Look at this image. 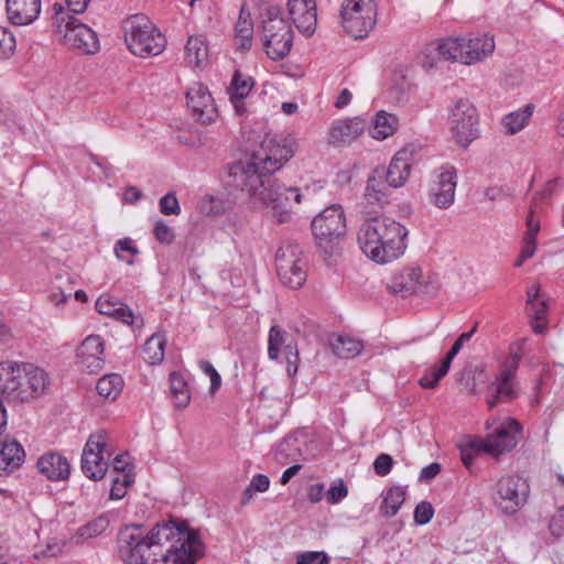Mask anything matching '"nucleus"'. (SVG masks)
I'll return each mask as SVG.
<instances>
[{
    "mask_svg": "<svg viewBox=\"0 0 564 564\" xmlns=\"http://www.w3.org/2000/svg\"><path fill=\"white\" fill-rule=\"evenodd\" d=\"M288 9L299 31L306 36H311L317 24L315 0H289Z\"/></svg>",
    "mask_w": 564,
    "mask_h": 564,
    "instance_id": "22",
    "label": "nucleus"
},
{
    "mask_svg": "<svg viewBox=\"0 0 564 564\" xmlns=\"http://www.w3.org/2000/svg\"><path fill=\"white\" fill-rule=\"evenodd\" d=\"M187 106L193 117L206 124L214 121L217 116V109L214 105L212 95L206 86L200 83H194L186 91Z\"/></svg>",
    "mask_w": 564,
    "mask_h": 564,
    "instance_id": "18",
    "label": "nucleus"
},
{
    "mask_svg": "<svg viewBox=\"0 0 564 564\" xmlns=\"http://www.w3.org/2000/svg\"><path fill=\"white\" fill-rule=\"evenodd\" d=\"M326 553L318 551H306L297 555L296 564H328Z\"/></svg>",
    "mask_w": 564,
    "mask_h": 564,
    "instance_id": "46",
    "label": "nucleus"
},
{
    "mask_svg": "<svg viewBox=\"0 0 564 564\" xmlns=\"http://www.w3.org/2000/svg\"><path fill=\"white\" fill-rule=\"evenodd\" d=\"M416 152L417 147L410 143L394 154L384 175L390 186L397 188L406 182Z\"/></svg>",
    "mask_w": 564,
    "mask_h": 564,
    "instance_id": "19",
    "label": "nucleus"
},
{
    "mask_svg": "<svg viewBox=\"0 0 564 564\" xmlns=\"http://www.w3.org/2000/svg\"><path fill=\"white\" fill-rule=\"evenodd\" d=\"M115 253L118 260L126 262L128 265H132L134 263V257L139 254V250L133 245L132 239L126 237L116 242Z\"/></svg>",
    "mask_w": 564,
    "mask_h": 564,
    "instance_id": "41",
    "label": "nucleus"
},
{
    "mask_svg": "<svg viewBox=\"0 0 564 564\" xmlns=\"http://www.w3.org/2000/svg\"><path fill=\"white\" fill-rule=\"evenodd\" d=\"M550 529L556 536H561L564 533V507L560 508L557 513L552 518Z\"/></svg>",
    "mask_w": 564,
    "mask_h": 564,
    "instance_id": "59",
    "label": "nucleus"
},
{
    "mask_svg": "<svg viewBox=\"0 0 564 564\" xmlns=\"http://www.w3.org/2000/svg\"><path fill=\"white\" fill-rule=\"evenodd\" d=\"M312 231L318 248L333 256L346 232L344 209L339 204L326 207L312 221Z\"/></svg>",
    "mask_w": 564,
    "mask_h": 564,
    "instance_id": "8",
    "label": "nucleus"
},
{
    "mask_svg": "<svg viewBox=\"0 0 564 564\" xmlns=\"http://www.w3.org/2000/svg\"><path fill=\"white\" fill-rule=\"evenodd\" d=\"M476 438L470 440L460 448V457L465 466H470L475 459V456L484 452L481 446H476L474 443Z\"/></svg>",
    "mask_w": 564,
    "mask_h": 564,
    "instance_id": "49",
    "label": "nucleus"
},
{
    "mask_svg": "<svg viewBox=\"0 0 564 564\" xmlns=\"http://www.w3.org/2000/svg\"><path fill=\"white\" fill-rule=\"evenodd\" d=\"M457 171L452 165L436 170L427 185L429 202L438 209L449 208L455 200Z\"/></svg>",
    "mask_w": 564,
    "mask_h": 564,
    "instance_id": "15",
    "label": "nucleus"
},
{
    "mask_svg": "<svg viewBox=\"0 0 564 564\" xmlns=\"http://www.w3.org/2000/svg\"><path fill=\"white\" fill-rule=\"evenodd\" d=\"M441 471V465L438 463H432L425 466L420 474V480H432Z\"/></svg>",
    "mask_w": 564,
    "mask_h": 564,
    "instance_id": "61",
    "label": "nucleus"
},
{
    "mask_svg": "<svg viewBox=\"0 0 564 564\" xmlns=\"http://www.w3.org/2000/svg\"><path fill=\"white\" fill-rule=\"evenodd\" d=\"M36 465L39 471L53 481L65 480L70 474V465L68 460L57 453H47L42 455Z\"/></svg>",
    "mask_w": 564,
    "mask_h": 564,
    "instance_id": "26",
    "label": "nucleus"
},
{
    "mask_svg": "<svg viewBox=\"0 0 564 564\" xmlns=\"http://www.w3.org/2000/svg\"><path fill=\"white\" fill-rule=\"evenodd\" d=\"M408 234V229L394 219L373 216L360 225L357 242L369 259L384 264L404 253Z\"/></svg>",
    "mask_w": 564,
    "mask_h": 564,
    "instance_id": "3",
    "label": "nucleus"
},
{
    "mask_svg": "<svg viewBox=\"0 0 564 564\" xmlns=\"http://www.w3.org/2000/svg\"><path fill=\"white\" fill-rule=\"evenodd\" d=\"M324 495V485L315 484L308 488L307 498L312 503H317L322 500Z\"/></svg>",
    "mask_w": 564,
    "mask_h": 564,
    "instance_id": "62",
    "label": "nucleus"
},
{
    "mask_svg": "<svg viewBox=\"0 0 564 564\" xmlns=\"http://www.w3.org/2000/svg\"><path fill=\"white\" fill-rule=\"evenodd\" d=\"M253 24L250 14L241 8L238 21L235 26V37L238 48L249 50L252 44Z\"/></svg>",
    "mask_w": 564,
    "mask_h": 564,
    "instance_id": "34",
    "label": "nucleus"
},
{
    "mask_svg": "<svg viewBox=\"0 0 564 564\" xmlns=\"http://www.w3.org/2000/svg\"><path fill=\"white\" fill-rule=\"evenodd\" d=\"M329 346L337 357L346 359L358 356L364 348L360 340L339 334L330 335Z\"/></svg>",
    "mask_w": 564,
    "mask_h": 564,
    "instance_id": "31",
    "label": "nucleus"
},
{
    "mask_svg": "<svg viewBox=\"0 0 564 564\" xmlns=\"http://www.w3.org/2000/svg\"><path fill=\"white\" fill-rule=\"evenodd\" d=\"M275 262L279 279L284 285L291 289H299L304 284L306 272L299 246L288 243L279 248Z\"/></svg>",
    "mask_w": 564,
    "mask_h": 564,
    "instance_id": "14",
    "label": "nucleus"
},
{
    "mask_svg": "<svg viewBox=\"0 0 564 564\" xmlns=\"http://www.w3.org/2000/svg\"><path fill=\"white\" fill-rule=\"evenodd\" d=\"M386 169L377 167L372 171L371 175L368 177L365 199L368 204L371 205H380L383 199L388 196L390 184H388L387 178H384Z\"/></svg>",
    "mask_w": 564,
    "mask_h": 564,
    "instance_id": "30",
    "label": "nucleus"
},
{
    "mask_svg": "<svg viewBox=\"0 0 564 564\" xmlns=\"http://www.w3.org/2000/svg\"><path fill=\"white\" fill-rule=\"evenodd\" d=\"M440 365L426 372L419 381L420 386L424 389H434L437 387L440 380L444 377L438 375Z\"/></svg>",
    "mask_w": 564,
    "mask_h": 564,
    "instance_id": "53",
    "label": "nucleus"
},
{
    "mask_svg": "<svg viewBox=\"0 0 564 564\" xmlns=\"http://www.w3.org/2000/svg\"><path fill=\"white\" fill-rule=\"evenodd\" d=\"M15 39L6 28L0 26V54L9 56L14 52Z\"/></svg>",
    "mask_w": 564,
    "mask_h": 564,
    "instance_id": "50",
    "label": "nucleus"
},
{
    "mask_svg": "<svg viewBox=\"0 0 564 564\" xmlns=\"http://www.w3.org/2000/svg\"><path fill=\"white\" fill-rule=\"evenodd\" d=\"M252 87V77L245 75L239 70L235 72L231 84L228 88V94L230 101L238 115H243L246 112L243 99L249 95Z\"/></svg>",
    "mask_w": 564,
    "mask_h": 564,
    "instance_id": "29",
    "label": "nucleus"
},
{
    "mask_svg": "<svg viewBox=\"0 0 564 564\" xmlns=\"http://www.w3.org/2000/svg\"><path fill=\"white\" fill-rule=\"evenodd\" d=\"M53 10L56 32L63 37L66 45L80 54H95L99 51V41L94 30L69 15L58 3L53 6Z\"/></svg>",
    "mask_w": 564,
    "mask_h": 564,
    "instance_id": "7",
    "label": "nucleus"
},
{
    "mask_svg": "<svg viewBox=\"0 0 564 564\" xmlns=\"http://www.w3.org/2000/svg\"><path fill=\"white\" fill-rule=\"evenodd\" d=\"M286 371L289 376H294L297 372L299 352L293 351L291 345H286Z\"/></svg>",
    "mask_w": 564,
    "mask_h": 564,
    "instance_id": "58",
    "label": "nucleus"
},
{
    "mask_svg": "<svg viewBox=\"0 0 564 564\" xmlns=\"http://www.w3.org/2000/svg\"><path fill=\"white\" fill-rule=\"evenodd\" d=\"M390 292L408 296L419 294L422 296H434L440 284L431 274H424L419 267H405L395 272L387 284Z\"/></svg>",
    "mask_w": 564,
    "mask_h": 564,
    "instance_id": "11",
    "label": "nucleus"
},
{
    "mask_svg": "<svg viewBox=\"0 0 564 564\" xmlns=\"http://www.w3.org/2000/svg\"><path fill=\"white\" fill-rule=\"evenodd\" d=\"M110 524L108 514H101L78 528L76 538L80 541L94 539L105 532Z\"/></svg>",
    "mask_w": 564,
    "mask_h": 564,
    "instance_id": "39",
    "label": "nucleus"
},
{
    "mask_svg": "<svg viewBox=\"0 0 564 564\" xmlns=\"http://www.w3.org/2000/svg\"><path fill=\"white\" fill-rule=\"evenodd\" d=\"M557 187V181L556 180H553V181H550L545 184L544 188L534 196L533 198V205L534 207H536L538 205V202L540 199H543V198H546V197H550L553 195V193L555 192Z\"/></svg>",
    "mask_w": 564,
    "mask_h": 564,
    "instance_id": "60",
    "label": "nucleus"
},
{
    "mask_svg": "<svg viewBox=\"0 0 564 564\" xmlns=\"http://www.w3.org/2000/svg\"><path fill=\"white\" fill-rule=\"evenodd\" d=\"M268 356L270 359H278L280 356V348L284 344L283 332L278 326H272L269 333Z\"/></svg>",
    "mask_w": 564,
    "mask_h": 564,
    "instance_id": "43",
    "label": "nucleus"
},
{
    "mask_svg": "<svg viewBox=\"0 0 564 564\" xmlns=\"http://www.w3.org/2000/svg\"><path fill=\"white\" fill-rule=\"evenodd\" d=\"M133 482L131 474H122L121 478L116 477L112 480V487L110 489L111 499H122L126 496V489Z\"/></svg>",
    "mask_w": 564,
    "mask_h": 564,
    "instance_id": "44",
    "label": "nucleus"
},
{
    "mask_svg": "<svg viewBox=\"0 0 564 564\" xmlns=\"http://www.w3.org/2000/svg\"><path fill=\"white\" fill-rule=\"evenodd\" d=\"M293 139H267L247 161L229 167L227 185L246 193L256 208L264 209L279 224L291 218V197L295 204L302 202L299 187H286L276 183L272 174L280 170L295 153Z\"/></svg>",
    "mask_w": 564,
    "mask_h": 564,
    "instance_id": "1",
    "label": "nucleus"
},
{
    "mask_svg": "<svg viewBox=\"0 0 564 564\" xmlns=\"http://www.w3.org/2000/svg\"><path fill=\"white\" fill-rule=\"evenodd\" d=\"M153 235L160 243L171 245L175 239L173 228L167 226L163 220H158L154 226Z\"/></svg>",
    "mask_w": 564,
    "mask_h": 564,
    "instance_id": "45",
    "label": "nucleus"
},
{
    "mask_svg": "<svg viewBox=\"0 0 564 564\" xmlns=\"http://www.w3.org/2000/svg\"><path fill=\"white\" fill-rule=\"evenodd\" d=\"M117 543L126 564H195L203 555L197 532L172 521L149 531L141 524L126 525L120 529Z\"/></svg>",
    "mask_w": 564,
    "mask_h": 564,
    "instance_id": "2",
    "label": "nucleus"
},
{
    "mask_svg": "<svg viewBox=\"0 0 564 564\" xmlns=\"http://www.w3.org/2000/svg\"><path fill=\"white\" fill-rule=\"evenodd\" d=\"M521 431V424L517 420L508 417L486 438H476L474 445L481 446L485 453L497 457L516 447L517 435Z\"/></svg>",
    "mask_w": 564,
    "mask_h": 564,
    "instance_id": "16",
    "label": "nucleus"
},
{
    "mask_svg": "<svg viewBox=\"0 0 564 564\" xmlns=\"http://www.w3.org/2000/svg\"><path fill=\"white\" fill-rule=\"evenodd\" d=\"M40 11V0H7L8 18L13 24H30L39 17Z\"/></svg>",
    "mask_w": 564,
    "mask_h": 564,
    "instance_id": "27",
    "label": "nucleus"
},
{
    "mask_svg": "<svg viewBox=\"0 0 564 564\" xmlns=\"http://www.w3.org/2000/svg\"><path fill=\"white\" fill-rule=\"evenodd\" d=\"M344 32L354 40L364 39L377 23L375 0H343L339 11Z\"/></svg>",
    "mask_w": 564,
    "mask_h": 564,
    "instance_id": "9",
    "label": "nucleus"
},
{
    "mask_svg": "<svg viewBox=\"0 0 564 564\" xmlns=\"http://www.w3.org/2000/svg\"><path fill=\"white\" fill-rule=\"evenodd\" d=\"M96 310L102 314L117 318L128 325L141 326L143 321L135 316L130 307L120 303L109 294H102L96 301Z\"/></svg>",
    "mask_w": 564,
    "mask_h": 564,
    "instance_id": "25",
    "label": "nucleus"
},
{
    "mask_svg": "<svg viewBox=\"0 0 564 564\" xmlns=\"http://www.w3.org/2000/svg\"><path fill=\"white\" fill-rule=\"evenodd\" d=\"M399 126L397 116L386 111H379L373 120L371 135L377 140H384L392 135Z\"/></svg>",
    "mask_w": 564,
    "mask_h": 564,
    "instance_id": "32",
    "label": "nucleus"
},
{
    "mask_svg": "<svg viewBox=\"0 0 564 564\" xmlns=\"http://www.w3.org/2000/svg\"><path fill=\"white\" fill-rule=\"evenodd\" d=\"M200 368L203 371L209 376L210 378V393H215V391L220 387L221 384V378L220 375L217 372V370L214 368V366L208 361H202Z\"/></svg>",
    "mask_w": 564,
    "mask_h": 564,
    "instance_id": "55",
    "label": "nucleus"
},
{
    "mask_svg": "<svg viewBox=\"0 0 564 564\" xmlns=\"http://www.w3.org/2000/svg\"><path fill=\"white\" fill-rule=\"evenodd\" d=\"M393 459L389 454H380L373 463V469L377 475L387 476L391 471Z\"/></svg>",
    "mask_w": 564,
    "mask_h": 564,
    "instance_id": "51",
    "label": "nucleus"
},
{
    "mask_svg": "<svg viewBox=\"0 0 564 564\" xmlns=\"http://www.w3.org/2000/svg\"><path fill=\"white\" fill-rule=\"evenodd\" d=\"M457 45L452 58L466 65L482 61L492 54L495 41L488 34L475 35L471 37H452Z\"/></svg>",
    "mask_w": 564,
    "mask_h": 564,
    "instance_id": "17",
    "label": "nucleus"
},
{
    "mask_svg": "<svg viewBox=\"0 0 564 564\" xmlns=\"http://www.w3.org/2000/svg\"><path fill=\"white\" fill-rule=\"evenodd\" d=\"M170 383L175 406L178 409L186 408L189 403L191 395L183 376L177 372L171 373Z\"/></svg>",
    "mask_w": 564,
    "mask_h": 564,
    "instance_id": "40",
    "label": "nucleus"
},
{
    "mask_svg": "<svg viewBox=\"0 0 564 564\" xmlns=\"http://www.w3.org/2000/svg\"><path fill=\"white\" fill-rule=\"evenodd\" d=\"M533 214L534 209L532 206L527 217V231L523 237V240L535 241L536 235L540 231V221L534 218Z\"/></svg>",
    "mask_w": 564,
    "mask_h": 564,
    "instance_id": "56",
    "label": "nucleus"
},
{
    "mask_svg": "<svg viewBox=\"0 0 564 564\" xmlns=\"http://www.w3.org/2000/svg\"><path fill=\"white\" fill-rule=\"evenodd\" d=\"M462 347H463V345L456 339V341L453 344L449 351L446 354L445 358L440 364L438 375H441V376L447 375L453 359L459 352Z\"/></svg>",
    "mask_w": 564,
    "mask_h": 564,
    "instance_id": "54",
    "label": "nucleus"
},
{
    "mask_svg": "<svg viewBox=\"0 0 564 564\" xmlns=\"http://www.w3.org/2000/svg\"><path fill=\"white\" fill-rule=\"evenodd\" d=\"M124 42L129 51L140 57L156 56L166 45L160 30L143 14H134L123 23Z\"/></svg>",
    "mask_w": 564,
    "mask_h": 564,
    "instance_id": "5",
    "label": "nucleus"
},
{
    "mask_svg": "<svg viewBox=\"0 0 564 564\" xmlns=\"http://www.w3.org/2000/svg\"><path fill=\"white\" fill-rule=\"evenodd\" d=\"M519 359L520 357L517 355H512L508 358L506 367L497 380L492 395L487 399L489 408H494L500 400L510 401L518 395L514 373Z\"/></svg>",
    "mask_w": 564,
    "mask_h": 564,
    "instance_id": "21",
    "label": "nucleus"
},
{
    "mask_svg": "<svg viewBox=\"0 0 564 564\" xmlns=\"http://www.w3.org/2000/svg\"><path fill=\"white\" fill-rule=\"evenodd\" d=\"M48 373L31 362H0V398L8 403H25L46 393Z\"/></svg>",
    "mask_w": 564,
    "mask_h": 564,
    "instance_id": "4",
    "label": "nucleus"
},
{
    "mask_svg": "<svg viewBox=\"0 0 564 564\" xmlns=\"http://www.w3.org/2000/svg\"><path fill=\"white\" fill-rule=\"evenodd\" d=\"M529 485L519 476H506L498 480L495 505L506 514H514L527 502Z\"/></svg>",
    "mask_w": 564,
    "mask_h": 564,
    "instance_id": "12",
    "label": "nucleus"
},
{
    "mask_svg": "<svg viewBox=\"0 0 564 564\" xmlns=\"http://www.w3.org/2000/svg\"><path fill=\"white\" fill-rule=\"evenodd\" d=\"M404 499L405 491L403 488H390L383 497L382 503L380 506V512L387 518L395 516L400 507L404 502Z\"/></svg>",
    "mask_w": 564,
    "mask_h": 564,
    "instance_id": "38",
    "label": "nucleus"
},
{
    "mask_svg": "<svg viewBox=\"0 0 564 564\" xmlns=\"http://www.w3.org/2000/svg\"><path fill=\"white\" fill-rule=\"evenodd\" d=\"M448 127L454 142L462 149L478 139L479 115L476 107L468 99H458L448 116Z\"/></svg>",
    "mask_w": 564,
    "mask_h": 564,
    "instance_id": "10",
    "label": "nucleus"
},
{
    "mask_svg": "<svg viewBox=\"0 0 564 564\" xmlns=\"http://www.w3.org/2000/svg\"><path fill=\"white\" fill-rule=\"evenodd\" d=\"M215 200L213 198L204 199L199 203V209L203 214L206 215H216L220 212L218 206H215Z\"/></svg>",
    "mask_w": 564,
    "mask_h": 564,
    "instance_id": "64",
    "label": "nucleus"
},
{
    "mask_svg": "<svg viewBox=\"0 0 564 564\" xmlns=\"http://www.w3.org/2000/svg\"><path fill=\"white\" fill-rule=\"evenodd\" d=\"M107 434L104 431L91 434L84 447L82 455V470L90 479H102L108 469V457L110 453L107 448Z\"/></svg>",
    "mask_w": 564,
    "mask_h": 564,
    "instance_id": "13",
    "label": "nucleus"
},
{
    "mask_svg": "<svg viewBox=\"0 0 564 564\" xmlns=\"http://www.w3.org/2000/svg\"><path fill=\"white\" fill-rule=\"evenodd\" d=\"M76 357L90 373L100 371L105 365V346L99 335L87 336L77 348Z\"/></svg>",
    "mask_w": 564,
    "mask_h": 564,
    "instance_id": "20",
    "label": "nucleus"
},
{
    "mask_svg": "<svg viewBox=\"0 0 564 564\" xmlns=\"http://www.w3.org/2000/svg\"><path fill=\"white\" fill-rule=\"evenodd\" d=\"M166 339L162 334H153L144 344L143 359L150 365H159L164 359Z\"/></svg>",
    "mask_w": 564,
    "mask_h": 564,
    "instance_id": "35",
    "label": "nucleus"
},
{
    "mask_svg": "<svg viewBox=\"0 0 564 564\" xmlns=\"http://www.w3.org/2000/svg\"><path fill=\"white\" fill-rule=\"evenodd\" d=\"M208 56V48L203 36H191L185 47V58L189 65L200 66Z\"/></svg>",
    "mask_w": 564,
    "mask_h": 564,
    "instance_id": "37",
    "label": "nucleus"
},
{
    "mask_svg": "<svg viewBox=\"0 0 564 564\" xmlns=\"http://www.w3.org/2000/svg\"><path fill=\"white\" fill-rule=\"evenodd\" d=\"M249 486L256 492H265L270 487V479L264 474H257L252 477Z\"/></svg>",
    "mask_w": 564,
    "mask_h": 564,
    "instance_id": "57",
    "label": "nucleus"
},
{
    "mask_svg": "<svg viewBox=\"0 0 564 564\" xmlns=\"http://www.w3.org/2000/svg\"><path fill=\"white\" fill-rule=\"evenodd\" d=\"M529 316L533 319L532 328L535 333H541L545 326L547 305L545 301L535 303L534 308L527 307Z\"/></svg>",
    "mask_w": 564,
    "mask_h": 564,
    "instance_id": "42",
    "label": "nucleus"
},
{
    "mask_svg": "<svg viewBox=\"0 0 564 564\" xmlns=\"http://www.w3.org/2000/svg\"><path fill=\"white\" fill-rule=\"evenodd\" d=\"M159 205H160V212L163 215L177 216L181 213V207H180L178 200L173 193H169V194L164 195L160 199Z\"/></svg>",
    "mask_w": 564,
    "mask_h": 564,
    "instance_id": "47",
    "label": "nucleus"
},
{
    "mask_svg": "<svg viewBox=\"0 0 564 564\" xmlns=\"http://www.w3.org/2000/svg\"><path fill=\"white\" fill-rule=\"evenodd\" d=\"M533 113V106L527 105L521 109L512 111L502 118V127L507 134H514L521 131L529 122Z\"/></svg>",
    "mask_w": 564,
    "mask_h": 564,
    "instance_id": "33",
    "label": "nucleus"
},
{
    "mask_svg": "<svg viewBox=\"0 0 564 564\" xmlns=\"http://www.w3.org/2000/svg\"><path fill=\"white\" fill-rule=\"evenodd\" d=\"M457 44L452 37L441 39L427 43L420 52L419 63L426 69L433 68L441 59L453 61L452 53L456 52Z\"/></svg>",
    "mask_w": 564,
    "mask_h": 564,
    "instance_id": "24",
    "label": "nucleus"
},
{
    "mask_svg": "<svg viewBox=\"0 0 564 564\" xmlns=\"http://www.w3.org/2000/svg\"><path fill=\"white\" fill-rule=\"evenodd\" d=\"M365 122L359 118L334 121L329 128L328 142L333 145H346L355 141L364 131Z\"/></svg>",
    "mask_w": 564,
    "mask_h": 564,
    "instance_id": "23",
    "label": "nucleus"
},
{
    "mask_svg": "<svg viewBox=\"0 0 564 564\" xmlns=\"http://www.w3.org/2000/svg\"><path fill=\"white\" fill-rule=\"evenodd\" d=\"M123 379L118 373H110L101 377L96 386L100 397L107 400H116L123 390Z\"/></svg>",
    "mask_w": 564,
    "mask_h": 564,
    "instance_id": "36",
    "label": "nucleus"
},
{
    "mask_svg": "<svg viewBox=\"0 0 564 564\" xmlns=\"http://www.w3.org/2000/svg\"><path fill=\"white\" fill-rule=\"evenodd\" d=\"M65 1L68 7V10L76 14L83 13L87 9V7L90 2V0H65Z\"/></svg>",
    "mask_w": 564,
    "mask_h": 564,
    "instance_id": "63",
    "label": "nucleus"
},
{
    "mask_svg": "<svg viewBox=\"0 0 564 564\" xmlns=\"http://www.w3.org/2000/svg\"><path fill=\"white\" fill-rule=\"evenodd\" d=\"M434 514L432 505L427 501L420 502L414 510V520L417 524H426L431 521Z\"/></svg>",
    "mask_w": 564,
    "mask_h": 564,
    "instance_id": "48",
    "label": "nucleus"
},
{
    "mask_svg": "<svg viewBox=\"0 0 564 564\" xmlns=\"http://www.w3.org/2000/svg\"><path fill=\"white\" fill-rule=\"evenodd\" d=\"M347 495H348V488L340 480L337 485H334L328 489V491L326 494V499L329 503L335 505V503H338L345 497H347Z\"/></svg>",
    "mask_w": 564,
    "mask_h": 564,
    "instance_id": "52",
    "label": "nucleus"
},
{
    "mask_svg": "<svg viewBox=\"0 0 564 564\" xmlns=\"http://www.w3.org/2000/svg\"><path fill=\"white\" fill-rule=\"evenodd\" d=\"M25 457L23 447L15 440L0 438V476L21 466Z\"/></svg>",
    "mask_w": 564,
    "mask_h": 564,
    "instance_id": "28",
    "label": "nucleus"
},
{
    "mask_svg": "<svg viewBox=\"0 0 564 564\" xmlns=\"http://www.w3.org/2000/svg\"><path fill=\"white\" fill-rule=\"evenodd\" d=\"M262 41L265 53L272 61L286 57L293 45V30L282 17L281 9L269 6L261 12Z\"/></svg>",
    "mask_w": 564,
    "mask_h": 564,
    "instance_id": "6",
    "label": "nucleus"
}]
</instances>
